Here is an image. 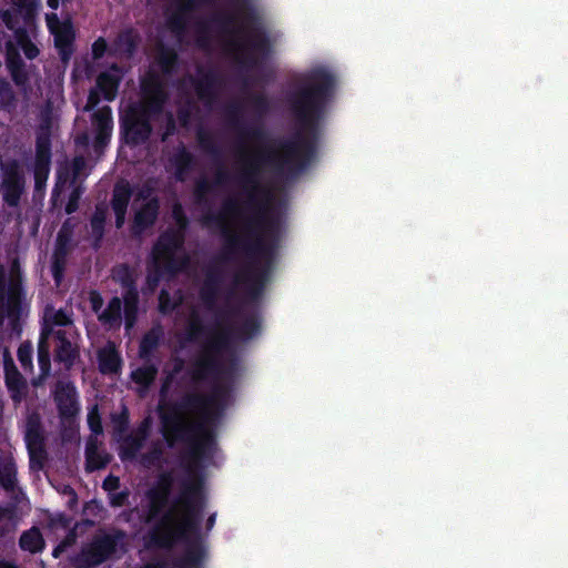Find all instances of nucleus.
Listing matches in <instances>:
<instances>
[{
    "mask_svg": "<svg viewBox=\"0 0 568 568\" xmlns=\"http://www.w3.org/2000/svg\"><path fill=\"white\" fill-rule=\"evenodd\" d=\"M23 295V274L19 261H12L9 272V301L7 303V314L9 317L18 318L21 313V302Z\"/></svg>",
    "mask_w": 568,
    "mask_h": 568,
    "instance_id": "nucleus-19",
    "label": "nucleus"
},
{
    "mask_svg": "<svg viewBox=\"0 0 568 568\" xmlns=\"http://www.w3.org/2000/svg\"><path fill=\"white\" fill-rule=\"evenodd\" d=\"M193 102L187 101V103L183 106H180L176 111V116L180 124L186 128L191 121L192 116Z\"/></svg>",
    "mask_w": 568,
    "mask_h": 568,
    "instance_id": "nucleus-63",
    "label": "nucleus"
},
{
    "mask_svg": "<svg viewBox=\"0 0 568 568\" xmlns=\"http://www.w3.org/2000/svg\"><path fill=\"white\" fill-rule=\"evenodd\" d=\"M226 120L239 134L241 140L265 141L267 133L261 125H247L242 119V106L239 103H231L226 108Z\"/></svg>",
    "mask_w": 568,
    "mask_h": 568,
    "instance_id": "nucleus-16",
    "label": "nucleus"
},
{
    "mask_svg": "<svg viewBox=\"0 0 568 568\" xmlns=\"http://www.w3.org/2000/svg\"><path fill=\"white\" fill-rule=\"evenodd\" d=\"M232 45L239 53L237 63L247 70L258 68L272 51L270 37L260 26L246 32L242 42H233Z\"/></svg>",
    "mask_w": 568,
    "mask_h": 568,
    "instance_id": "nucleus-8",
    "label": "nucleus"
},
{
    "mask_svg": "<svg viewBox=\"0 0 568 568\" xmlns=\"http://www.w3.org/2000/svg\"><path fill=\"white\" fill-rule=\"evenodd\" d=\"M230 179L229 172L224 168H220L214 178V182H210L205 178L199 179L194 184L193 195L194 201L197 205L203 207H210L211 203L207 195L213 191V184L222 185Z\"/></svg>",
    "mask_w": 568,
    "mask_h": 568,
    "instance_id": "nucleus-26",
    "label": "nucleus"
},
{
    "mask_svg": "<svg viewBox=\"0 0 568 568\" xmlns=\"http://www.w3.org/2000/svg\"><path fill=\"white\" fill-rule=\"evenodd\" d=\"M261 321L256 314L250 315L236 327L222 326L217 321V328L203 345L190 372L191 379L204 381L210 376L220 377L226 372L222 355L233 352L234 341L246 342L260 333Z\"/></svg>",
    "mask_w": 568,
    "mask_h": 568,
    "instance_id": "nucleus-5",
    "label": "nucleus"
},
{
    "mask_svg": "<svg viewBox=\"0 0 568 568\" xmlns=\"http://www.w3.org/2000/svg\"><path fill=\"white\" fill-rule=\"evenodd\" d=\"M19 547L30 554L42 552L45 548L44 538L38 527L24 530L19 538Z\"/></svg>",
    "mask_w": 568,
    "mask_h": 568,
    "instance_id": "nucleus-33",
    "label": "nucleus"
},
{
    "mask_svg": "<svg viewBox=\"0 0 568 568\" xmlns=\"http://www.w3.org/2000/svg\"><path fill=\"white\" fill-rule=\"evenodd\" d=\"M199 78H191L197 99L205 105H212L217 99V91L222 84V79L215 69L204 70L197 68Z\"/></svg>",
    "mask_w": 568,
    "mask_h": 568,
    "instance_id": "nucleus-15",
    "label": "nucleus"
},
{
    "mask_svg": "<svg viewBox=\"0 0 568 568\" xmlns=\"http://www.w3.org/2000/svg\"><path fill=\"white\" fill-rule=\"evenodd\" d=\"M140 37L133 28H128L118 33L109 50L111 57H124L131 59L138 50Z\"/></svg>",
    "mask_w": 568,
    "mask_h": 568,
    "instance_id": "nucleus-22",
    "label": "nucleus"
},
{
    "mask_svg": "<svg viewBox=\"0 0 568 568\" xmlns=\"http://www.w3.org/2000/svg\"><path fill=\"white\" fill-rule=\"evenodd\" d=\"M210 24L207 21H200L196 27V43L200 48L205 49L210 43Z\"/></svg>",
    "mask_w": 568,
    "mask_h": 568,
    "instance_id": "nucleus-57",
    "label": "nucleus"
},
{
    "mask_svg": "<svg viewBox=\"0 0 568 568\" xmlns=\"http://www.w3.org/2000/svg\"><path fill=\"white\" fill-rule=\"evenodd\" d=\"M172 216L175 221V224H176V229H173L174 231H180L182 235L185 236V231L189 226V217L186 216V214L184 213L183 211V207L180 203H176L174 206H173V210H172Z\"/></svg>",
    "mask_w": 568,
    "mask_h": 568,
    "instance_id": "nucleus-55",
    "label": "nucleus"
},
{
    "mask_svg": "<svg viewBox=\"0 0 568 568\" xmlns=\"http://www.w3.org/2000/svg\"><path fill=\"white\" fill-rule=\"evenodd\" d=\"M94 131H109L113 129V118L110 106H103L92 114Z\"/></svg>",
    "mask_w": 568,
    "mask_h": 568,
    "instance_id": "nucleus-42",
    "label": "nucleus"
},
{
    "mask_svg": "<svg viewBox=\"0 0 568 568\" xmlns=\"http://www.w3.org/2000/svg\"><path fill=\"white\" fill-rule=\"evenodd\" d=\"M155 60L164 75H172L178 70L179 54L173 48L161 45Z\"/></svg>",
    "mask_w": 568,
    "mask_h": 568,
    "instance_id": "nucleus-36",
    "label": "nucleus"
},
{
    "mask_svg": "<svg viewBox=\"0 0 568 568\" xmlns=\"http://www.w3.org/2000/svg\"><path fill=\"white\" fill-rule=\"evenodd\" d=\"M170 163L174 168V178L179 182H184L187 175L195 169L196 159L184 144H180L170 158Z\"/></svg>",
    "mask_w": 568,
    "mask_h": 568,
    "instance_id": "nucleus-25",
    "label": "nucleus"
},
{
    "mask_svg": "<svg viewBox=\"0 0 568 568\" xmlns=\"http://www.w3.org/2000/svg\"><path fill=\"white\" fill-rule=\"evenodd\" d=\"M99 368L102 374H115L121 368V357L115 349L99 353Z\"/></svg>",
    "mask_w": 568,
    "mask_h": 568,
    "instance_id": "nucleus-40",
    "label": "nucleus"
},
{
    "mask_svg": "<svg viewBox=\"0 0 568 568\" xmlns=\"http://www.w3.org/2000/svg\"><path fill=\"white\" fill-rule=\"evenodd\" d=\"M112 278L123 290V312L125 326L132 327L138 318L139 312V291L136 285V272L128 263H120L112 268Z\"/></svg>",
    "mask_w": 568,
    "mask_h": 568,
    "instance_id": "nucleus-9",
    "label": "nucleus"
},
{
    "mask_svg": "<svg viewBox=\"0 0 568 568\" xmlns=\"http://www.w3.org/2000/svg\"><path fill=\"white\" fill-rule=\"evenodd\" d=\"M132 196V190L129 184H116L114 186L111 207L115 215V227L121 229L125 223L128 206Z\"/></svg>",
    "mask_w": 568,
    "mask_h": 568,
    "instance_id": "nucleus-28",
    "label": "nucleus"
},
{
    "mask_svg": "<svg viewBox=\"0 0 568 568\" xmlns=\"http://www.w3.org/2000/svg\"><path fill=\"white\" fill-rule=\"evenodd\" d=\"M206 498L201 481H185L180 496L144 537L146 548L171 549L179 539L201 535Z\"/></svg>",
    "mask_w": 568,
    "mask_h": 568,
    "instance_id": "nucleus-3",
    "label": "nucleus"
},
{
    "mask_svg": "<svg viewBox=\"0 0 568 568\" xmlns=\"http://www.w3.org/2000/svg\"><path fill=\"white\" fill-rule=\"evenodd\" d=\"M17 465L11 456L0 458V487L7 493H13L18 487Z\"/></svg>",
    "mask_w": 568,
    "mask_h": 568,
    "instance_id": "nucleus-31",
    "label": "nucleus"
},
{
    "mask_svg": "<svg viewBox=\"0 0 568 568\" xmlns=\"http://www.w3.org/2000/svg\"><path fill=\"white\" fill-rule=\"evenodd\" d=\"M88 426L95 436L103 433L102 418L98 405H93L88 412Z\"/></svg>",
    "mask_w": 568,
    "mask_h": 568,
    "instance_id": "nucleus-51",
    "label": "nucleus"
},
{
    "mask_svg": "<svg viewBox=\"0 0 568 568\" xmlns=\"http://www.w3.org/2000/svg\"><path fill=\"white\" fill-rule=\"evenodd\" d=\"M121 80V67L118 63H112L109 71H103L97 77V88L106 101H113L118 94Z\"/></svg>",
    "mask_w": 568,
    "mask_h": 568,
    "instance_id": "nucleus-24",
    "label": "nucleus"
},
{
    "mask_svg": "<svg viewBox=\"0 0 568 568\" xmlns=\"http://www.w3.org/2000/svg\"><path fill=\"white\" fill-rule=\"evenodd\" d=\"M159 373V368L153 363H145L142 366L133 369L131 372V379L133 383L142 387L143 389H149L150 386L154 383Z\"/></svg>",
    "mask_w": 568,
    "mask_h": 568,
    "instance_id": "nucleus-38",
    "label": "nucleus"
},
{
    "mask_svg": "<svg viewBox=\"0 0 568 568\" xmlns=\"http://www.w3.org/2000/svg\"><path fill=\"white\" fill-rule=\"evenodd\" d=\"M162 336L163 331L160 326L152 327L142 336L139 345V355L142 359H150L153 352L160 345Z\"/></svg>",
    "mask_w": 568,
    "mask_h": 568,
    "instance_id": "nucleus-37",
    "label": "nucleus"
},
{
    "mask_svg": "<svg viewBox=\"0 0 568 568\" xmlns=\"http://www.w3.org/2000/svg\"><path fill=\"white\" fill-rule=\"evenodd\" d=\"M335 78L325 69L313 70L307 80L288 94L290 110L298 130L287 139H280V153L260 148L241 156L242 169L237 182L245 195L244 206L252 214L245 219L241 233H232L225 216H242L237 199L229 197L217 213L209 210L202 216L203 225L219 227L224 239L221 260L232 261L243 254L251 261L250 267L236 275L237 283L245 285L251 301H257L265 287L277 246V222L267 216L263 200L270 192L262 185L261 175L268 166L277 175L293 178L305 171L316 159L327 104L334 94Z\"/></svg>",
    "mask_w": 568,
    "mask_h": 568,
    "instance_id": "nucleus-1",
    "label": "nucleus"
},
{
    "mask_svg": "<svg viewBox=\"0 0 568 568\" xmlns=\"http://www.w3.org/2000/svg\"><path fill=\"white\" fill-rule=\"evenodd\" d=\"M24 443L29 455L31 469H42L47 460L45 432L41 416L32 412L27 416Z\"/></svg>",
    "mask_w": 568,
    "mask_h": 568,
    "instance_id": "nucleus-10",
    "label": "nucleus"
},
{
    "mask_svg": "<svg viewBox=\"0 0 568 568\" xmlns=\"http://www.w3.org/2000/svg\"><path fill=\"white\" fill-rule=\"evenodd\" d=\"M21 31L24 32L22 29ZM18 42L27 59L34 60L39 55V48L26 36V33H23V37L19 38Z\"/></svg>",
    "mask_w": 568,
    "mask_h": 568,
    "instance_id": "nucleus-56",
    "label": "nucleus"
},
{
    "mask_svg": "<svg viewBox=\"0 0 568 568\" xmlns=\"http://www.w3.org/2000/svg\"><path fill=\"white\" fill-rule=\"evenodd\" d=\"M159 214L160 200L158 196H153L142 204L135 212L131 226L132 234L139 236L148 229L152 227L155 224Z\"/></svg>",
    "mask_w": 568,
    "mask_h": 568,
    "instance_id": "nucleus-21",
    "label": "nucleus"
},
{
    "mask_svg": "<svg viewBox=\"0 0 568 568\" xmlns=\"http://www.w3.org/2000/svg\"><path fill=\"white\" fill-rule=\"evenodd\" d=\"M251 102L256 113L264 115L270 110V101L263 93H256L251 95Z\"/></svg>",
    "mask_w": 568,
    "mask_h": 568,
    "instance_id": "nucleus-59",
    "label": "nucleus"
},
{
    "mask_svg": "<svg viewBox=\"0 0 568 568\" xmlns=\"http://www.w3.org/2000/svg\"><path fill=\"white\" fill-rule=\"evenodd\" d=\"M13 11L4 10L1 14V19L9 30L18 31L20 28V18L23 16L18 11V8L13 4Z\"/></svg>",
    "mask_w": 568,
    "mask_h": 568,
    "instance_id": "nucleus-54",
    "label": "nucleus"
},
{
    "mask_svg": "<svg viewBox=\"0 0 568 568\" xmlns=\"http://www.w3.org/2000/svg\"><path fill=\"white\" fill-rule=\"evenodd\" d=\"M215 331L204 325L199 314L193 312L187 321L183 341L185 343H195L202 336H210L211 338Z\"/></svg>",
    "mask_w": 568,
    "mask_h": 568,
    "instance_id": "nucleus-34",
    "label": "nucleus"
},
{
    "mask_svg": "<svg viewBox=\"0 0 568 568\" xmlns=\"http://www.w3.org/2000/svg\"><path fill=\"white\" fill-rule=\"evenodd\" d=\"M108 216V209L103 204H98L90 219L91 234L93 236V246L100 247L105 232V223Z\"/></svg>",
    "mask_w": 568,
    "mask_h": 568,
    "instance_id": "nucleus-35",
    "label": "nucleus"
},
{
    "mask_svg": "<svg viewBox=\"0 0 568 568\" xmlns=\"http://www.w3.org/2000/svg\"><path fill=\"white\" fill-rule=\"evenodd\" d=\"M141 92L144 102L130 106L120 118V138L130 148L149 142L153 133L152 118L163 112L169 99L162 78L153 71L141 79Z\"/></svg>",
    "mask_w": 568,
    "mask_h": 568,
    "instance_id": "nucleus-4",
    "label": "nucleus"
},
{
    "mask_svg": "<svg viewBox=\"0 0 568 568\" xmlns=\"http://www.w3.org/2000/svg\"><path fill=\"white\" fill-rule=\"evenodd\" d=\"M176 306H178V304L172 302L169 291H166L165 288H162L159 294V311H160V313H162L164 315L170 314L175 310Z\"/></svg>",
    "mask_w": 568,
    "mask_h": 568,
    "instance_id": "nucleus-58",
    "label": "nucleus"
},
{
    "mask_svg": "<svg viewBox=\"0 0 568 568\" xmlns=\"http://www.w3.org/2000/svg\"><path fill=\"white\" fill-rule=\"evenodd\" d=\"M9 301V276L6 268L0 264V305L7 307Z\"/></svg>",
    "mask_w": 568,
    "mask_h": 568,
    "instance_id": "nucleus-62",
    "label": "nucleus"
},
{
    "mask_svg": "<svg viewBox=\"0 0 568 568\" xmlns=\"http://www.w3.org/2000/svg\"><path fill=\"white\" fill-rule=\"evenodd\" d=\"M44 317L51 322V324L65 327L72 324L70 315L62 308L54 310L52 306H47L44 310Z\"/></svg>",
    "mask_w": 568,
    "mask_h": 568,
    "instance_id": "nucleus-47",
    "label": "nucleus"
},
{
    "mask_svg": "<svg viewBox=\"0 0 568 568\" xmlns=\"http://www.w3.org/2000/svg\"><path fill=\"white\" fill-rule=\"evenodd\" d=\"M17 106L16 93L8 80L0 78V108L11 111Z\"/></svg>",
    "mask_w": 568,
    "mask_h": 568,
    "instance_id": "nucleus-43",
    "label": "nucleus"
},
{
    "mask_svg": "<svg viewBox=\"0 0 568 568\" xmlns=\"http://www.w3.org/2000/svg\"><path fill=\"white\" fill-rule=\"evenodd\" d=\"M164 274L168 273L163 266L151 265V268H149L145 277V286L143 288V293H153L158 288Z\"/></svg>",
    "mask_w": 568,
    "mask_h": 568,
    "instance_id": "nucleus-46",
    "label": "nucleus"
},
{
    "mask_svg": "<svg viewBox=\"0 0 568 568\" xmlns=\"http://www.w3.org/2000/svg\"><path fill=\"white\" fill-rule=\"evenodd\" d=\"M38 364L42 376H48L51 371L50 345L38 343Z\"/></svg>",
    "mask_w": 568,
    "mask_h": 568,
    "instance_id": "nucleus-49",
    "label": "nucleus"
},
{
    "mask_svg": "<svg viewBox=\"0 0 568 568\" xmlns=\"http://www.w3.org/2000/svg\"><path fill=\"white\" fill-rule=\"evenodd\" d=\"M234 364L235 358L231 366L225 365L226 372L220 377L206 378L215 382L211 394L190 392L178 402L159 405L161 433L168 445L172 447L175 442L189 443V456L194 462L206 460L214 454V426L226 408L231 393V386L222 382L231 379ZM202 382L205 379L199 383Z\"/></svg>",
    "mask_w": 568,
    "mask_h": 568,
    "instance_id": "nucleus-2",
    "label": "nucleus"
},
{
    "mask_svg": "<svg viewBox=\"0 0 568 568\" xmlns=\"http://www.w3.org/2000/svg\"><path fill=\"white\" fill-rule=\"evenodd\" d=\"M184 235L180 231L168 229L162 232L151 250V265L163 266L168 275L174 276L189 264L186 255L178 256L176 252L184 245Z\"/></svg>",
    "mask_w": 568,
    "mask_h": 568,
    "instance_id": "nucleus-7",
    "label": "nucleus"
},
{
    "mask_svg": "<svg viewBox=\"0 0 568 568\" xmlns=\"http://www.w3.org/2000/svg\"><path fill=\"white\" fill-rule=\"evenodd\" d=\"M222 254L207 265L204 273V281L199 291V297L205 310L216 311V303L221 292L224 274L219 263L225 262L221 260Z\"/></svg>",
    "mask_w": 568,
    "mask_h": 568,
    "instance_id": "nucleus-13",
    "label": "nucleus"
},
{
    "mask_svg": "<svg viewBox=\"0 0 568 568\" xmlns=\"http://www.w3.org/2000/svg\"><path fill=\"white\" fill-rule=\"evenodd\" d=\"M4 383L11 399L20 403L27 389V381L12 361H4Z\"/></svg>",
    "mask_w": 568,
    "mask_h": 568,
    "instance_id": "nucleus-27",
    "label": "nucleus"
},
{
    "mask_svg": "<svg viewBox=\"0 0 568 568\" xmlns=\"http://www.w3.org/2000/svg\"><path fill=\"white\" fill-rule=\"evenodd\" d=\"M196 140L200 148L212 156H219L221 154L220 148L217 146L213 135L204 130L200 129L196 132Z\"/></svg>",
    "mask_w": 568,
    "mask_h": 568,
    "instance_id": "nucleus-44",
    "label": "nucleus"
},
{
    "mask_svg": "<svg viewBox=\"0 0 568 568\" xmlns=\"http://www.w3.org/2000/svg\"><path fill=\"white\" fill-rule=\"evenodd\" d=\"M128 534L120 528H99L91 540L74 557L78 568H95L108 560L121 558L126 552Z\"/></svg>",
    "mask_w": 568,
    "mask_h": 568,
    "instance_id": "nucleus-6",
    "label": "nucleus"
},
{
    "mask_svg": "<svg viewBox=\"0 0 568 568\" xmlns=\"http://www.w3.org/2000/svg\"><path fill=\"white\" fill-rule=\"evenodd\" d=\"M54 402L62 422H71L80 412L77 388L72 382L57 383Z\"/></svg>",
    "mask_w": 568,
    "mask_h": 568,
    "instance_id": "nucleus-14",
    "label": "nucleus"
},
{
    "mask_svg": "<svg viewBox=\"0 0 568 568\" xmlns=\"http://www.w3.org/2000/svg\"><path fill=\"white\" fill-rule=\"evenodd\" d=\"M212 22L216 23L224 32L235 22V16L231 13L216 14L212 18Z\"/></svg>",
    "mask_w": 568,
    "mask_h": 568,
    "instance_id": "nucleus-64",
    "label": "nucleus"
},
{
    "mask_svg": "<svg viewBox=\"0 0 568 568\" xmlns=\"http://www.w3.org/2000/svg\"><path fill=\"white\" fill-rule=\"evenodd\" d=\"M173 485V474L171 471H164L158 477L155 486L146 491L149 499V509L145 518L146 524L153 521L155 524L162 517L164 514L163 509L169 503Z\"/></svg>",
    "mask_w": 568,
    "mask_h": 568,
    "instance_id": "nucleus-12",
    "label": "nucleus"
},
{
    "mask_svg": "<svg viewBox=\"0 0 568 568\" xmlns=\"http://www.w3.org/2000/svg\"><path fill=\"white\" fill-rule=\"evenodd\" d=\"M149 422L145 420L135 433L129 434L123 437L119 448V457L122 462L134 460L142 449L144 442L148 437Z\"/></svg>",
    "mask_w": 568,
    "mask_h": 568,
    "instance_id": "nucleus-23",
    "label": "nucleus"
},
{
    "mask_svg": "<svg viewBox=\"0 0 568 568\" xmlns=\"http://www.w3.org/2000/svg\"><path fill=\"white\" fill-rule=\"evenodd\" d=\"M183 542L185 549L183 554L175 559V568H203L206 558V547L202 540V536H191L187 539H179Z\"/></svg>",
    "mask_w": 568,
    "mask_h": 568,
    "instance_id": "nucleus-17",
    "label": "nucleus"
},
{
    "mask_svg": "<svg viewBox=\"0 0 568 568\" xmlns=\"http://www.w3.org/2000/svg\"><path fill=\"white\" fill-rule=\"evenodd\" d=\"M50 164L51 163L34 162L33 176L36 189H40L45 184L50 173Z\"/></svg>",
    "mask_w": 568,
    "mask_h": 568,
    "instance_id": "nucleus-53",
    "label": "nucleus"
},
{
    "mask_svg": "<svg viewBox=\"0 0 568 568\" xmlns=\"http://www.w3.org/2000/svg\"><path fill=\"white\" fill-rule=\"evenodd\" d=\"M12 4L23 16V21L29 23L34 20L39 7V0H11Z\"/></svg>",
    "mask_w": 568,
    "mask_h": 568,
    "instance_id": "nucleus-45",
    "label": "nucleus"
},
{
    "mask_svg": "<svg viewBox=\"0 0 568 568\" xmlns=\"http://www.w3.org/2000/svg\"><path fill=\"white\" fill-rule=\"evenodd\" d=\"M54 36V45L59 52L60 59L68 62L73 54L75 33L70 21H64L59 30L52 33Z\"/></svg>",
    "mask_w": 568,
    "mask_h": 568,
    "instance_id": "nucleus-30",
    "label": "nucleus"
},
{
    "mask_svg": "<svg viewBox=\"0 0 568 568\" xmlns=\"http://www.w3.org/2000/svg\"><path fill=\"white\" fill-rule=\"evenodd\" d=\"M6 65L11 80L19 91L23 94H28L31 91L30 69L32 65L28 67L20 53L14 49H9L7 51Z\"/></svg>",
    "mask_w": 568,
    "mask_h": 568,
    "instance_id": "nucleus-18",
    "label": "nucleus"
},
{
    "mask_svg": "<svg viewBox=\"0 0 568 568\" xmlns=\"http://www.w3.org/2000/svg\"><path fill=\"white\" fill-rule=\"evenodd\" d=\"M2 200L9 207H17L26 190V178L20 163L12 159L0 161Z\"/></svg>",
    "mask_w": 568,
    "mask_h": 568,
    "instance_id": "nucleus-11",
    "label": "nucleus"
},
{
    "mask_svg": "<svg viewBox=\"0 0 568 568\" xmlns=\"http://www.w3.org/2000/svg\"><path fill=\"white\" fill-rule=\"evenodd\" d=\"M122 303L123 298L121 300L118 296L110 298L106 307L98 315V320L102 324H120L122 320Z\"/></svg>",
    "mask_w": 568,
    "mask_h": 568,
    "instance_id": "nucleus-39",
    "label": "nucleus"
},
{
    "mask_svg": "<svg viewBox=\"0 0 568 568\" xmlns=\"http://www.w3.org/2000/svg\"><path fill=\"white\" fill-rule=\"evenodd\" d=\"M32 354L33 347L30 342H23L20 344L17 352V357L24 371L32 368Z\"/></svg>",
    "mask_w": 568,
    "mask_h": 568,
    "instance_id": "nucleus-50",
    "label": "nucleus"
},
{
    "mask_svg": "<svg viewBox=\"0 0 568 568\" xmlns=\"http://www.w3.org/2000/svg\"><path fill=\"white\" fill-rule=\"evenodd\" d=\"M112 132L109 131H94L93 150L95 153H102L106 145L110 143Z\"/></svg>",
    "mask_w": 568,
    "mask_h": 568,
    "instance_id": "nucleus-61",
    "label": "nucleus"
},
{
    "mask_svg": "<svg viewBox=\"0 0 568 568\" xmlns=\"http://www.w3.org/2000/svg\"><path fill=\"white\" fill-rule=\"evenodd\" d=\"M72 248V237H69V235L64 233H58L51 256V274L57 285H59L64 277L68 256Z\"/></svg>",
    "mask_w": 568,
    "mask_h": 568,
    "instance_id": "nucleus-20",
    "label": "nucleus"
},
{
    "mask_svg": "<svg viewBox=\"0 0 568 568\" xmlns=\"http://www.w3.org/2000/svg\"><path fill=\"white\" fill-rule=\"evenodd\" d=\"M186 24H187V17L179 11H175L168 19L169 28L171 29L172 32H174L178 36L183 34L185 32Z\"/></svg>",
    "mask_w": 568,
    "mask_h": 568,
    "instance_id": "nucleus-52",
    "label": "nucleus"
},
{
    "mask_svg": "<svg viewBox=\"0 0 568 568\" xmlns=\"http://www.w3.org/2000/svg\"><path fill=\"white\" fill-rule=\"evenodd\" d=\"M110 460V455L99 452L95 439L91 437L85 446V470L95 471L103 469L108 466Z\"/></svg>",
    "mask_w": 568,
    "mask_h": 568,
    "instance_id": "nucleus-32",
    "label": "nucleus"
},
{
    "mask_svg": "<svg viewBox=\"0 0 568 568\" xmlns=\"http://www.w3.org/2000/svg\"><path fill=\"white\" fill-rule=\"evenodd\" d=\"M110 48L103 37H99L91 45V54L94 61L101 60L106 53L109 54Z\"/></svg>",
    "mask_w": 568,
    "mask_h": 568,
    "instance_id": "nucleus-60",
    "label": "nucleus"
},
{
    "mask_svg": "<svg viewBox=\"0 0 568 568\" xmlns=\"http://www.w3.org/2000/svg\"><path fill=\"white\" fill-rule=\"evenodd\" d=\"M55 341L54 361L63 364L68 369L71 368L74 365L75 359L79 357L78 348L72 345L65 331L57 329Z\"/></svg>",
    "mask_w": 568,
    "mask_h": 568,
    "instance_id": "nucleus-29",
    "label": "nucleus"
},
{
    "mask_svg": "<svg viewBox=\"0 0 568 568\" xmlns=\"http://www.w3.org/2000/svg\"><path fill=\"white\" fill-rule=\"evenodd\" d=\"M111 420L113 424V430L114 434L122 436L125 434L129 429L130 424V415L126 407H123V409L118 414L111 415Z\"/></svg>",
    "mask_w": 568,
    "mask_h": 568,
    "instance_id": "nucleus-48",
    "label": "nucleus"
},
{
    "mask_svg": "<svg viewBox=\"0 0 568 568\" xmlns=\"http://www.w3.org/2000/svg\"><path fill=\"white\" fill-rule=\"evenodd\" d=\"M51 140L48 133H40L36 139L34 162L51 163Z\"/></svg>",
    "mask_w": 568,
    "mask_h": 568,
    "instance_id": "nucleus-41",
    "label": "nucleus"
}]
</instances>
